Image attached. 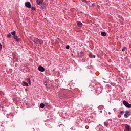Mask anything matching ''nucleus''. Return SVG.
<instances>
[{"label":"nucleus","mask_w":131,"mask_h":131,"mask_svg":"<svg viewBox=\"0 0 131 131\" xmlns=\"http://www.w3.org/2000/svg\"><path fill=\"white\" fill-rule=\"evenodd\" d=\"M123 105L126 107V108H131V104L128 103V102L125 100L123 101L122 102Z\"/></svg>","instance_id":"1"},{"label":"nucleus","mask_w":131,"mask_h":131,"mask_svg":"<svg viewBox=\"0 0 131 131\" xmlns=\"http://www.w3.org/2000/svg\"><path fill=\"white\" fill-rule=\"evenodd\" d=\"M125 114L124 115V116L126 118H127L130 115V112L129 111L127 110L125 111Z\"/></svg>","instance_id":"2"},{"label":"nucleus","mask_w":131,"mask_h":131,"mask_svg":"<svg viewBox=\"0 0 131 131\" xmlns=\"http://www.w3.org/2000/svg\"><path fill=\"white\" fill-rule=\"evenodd\" d=\"M124 131H130V126L127 124H125Z\"/></svg>","instance_id":"3"},{"label":"nucleus","mask_w":131,"mask_h":131,"mask_svg":"<svg viewBox=\"0 0 131 131\" xmlns=\"http://www.w3.org/2000/svg\"><path fill=\"white\" fill-rule=\"evenodd\" d=\"M25 6L27 8H28L29 9H30V8H31V4H30V2H26Z\"/></svg>","instance_id":"4"},{"label":"nucleus","mask_w":131,"mask_h":131,"mask_svg":"<svg viewBox=\"0 0 131 131\" xmlns=\"http://www.w3.org/2000/svg\"><path fill=\"white\" fill-rule=\"evenodd\" d=\"M38 70L41 72H43V71H45V68H43V67L42 66H40L38 67Z\"/></svg>","instance_id":"5"},{"label":"nucleus","mask_w":131,"mask_h":131,"mask_svg":"<svg viewBox=\"0 0 131 131\" xmlns=\"http://www.w3.org/2000/svg\"><path fill=\"white\" fill-rule=\"evenodd\" d=\"M11 34L13 35V38H17V35H16V31H13L11 32Z\"/></svg>","instance_id":"6"},{"label":"nucleus","mask_w":131,"mask_h":131,"mask_svg":"<svg viewBox=\"0 0 131 131\" xmlns=\"http://www.w3.org/2000/svg\"><path fill=\"white\" fill-rule=\"evenodd\" d=\"M37 4L38 5H41L43 3V0H37Z\"/></svg>","instance_id":"7"},{"label":"nucleus","mask_w":131,"mask_h":131,"mask_svg":"<svg viewBox=\"0 0 131 131\" xmlns=\"http://www.w3.org/2000/svg\"><path fill=\"white\" fill-rule=\"evenodd\" d=\"M13 38L15 39L16 41H17V42H20V41H21V38H18V36H16V38Z\"/></svg>","instance_id":"8"},{"label":"nucleus","mask_w":131,"mask_h":131,"mask_svg":"<svg viewBox=\"0 0 131 131\" xmlns=\"http://www.w3.org/2000/svg\"><path fill=\"white\" fill-rule=\"evenodd\" d=\"M77 24L79 27H82V23L80 21H77Z\"/></svg>","instance_id":"9"},{"label":"nucleus","mask_w":131,"mask_h":131,"mask_svg":"<svg viewBox=\"0 0 131 131\" xmlns=\"http://www.w3.org/2000/svg\"><path fill=\"white\" fill-rule=\"evenodd\" d=\"M22 85L23 86H28V83L25 82V81H23Z\"/></svg>","instance_id":"10"},{"label":"nucleus","mask_w":131,"mask_h":131,"mask_svg":"<svg viewBox=\"0 0 131 131\" xmlns=\"http://www.w3.org/2000/svg\"><path fill=\"white\" fill-rule=\"evenodd\" d=\"M39 40H40V39H39L38 38H36V39H34V41L36 43H39Z\"/></svg>","instance_id":"11"},{"label":"nucleus","mask_w":131,"mask_h":131,"mask_svg":"<svg viewBox=\"0 0 131 131\" xmlns=\"http://www.w3.org/2000/svg\"><path fill=\"white\" fill-rule=\"evenodd\" d=\"M89 57L91 58V59H93V58H96V56L93 55V54H92V53H90L89 54Z\"/></svg>","instance_id":"12"},{"label":"nucleus","mask_w":131,"mask_h":131,"mask_svg":"<svg viewBox=\"0 0 131 131\" xmlns=\"http://www.w3.org/2000/svg\"><path fill=\"white\" fill-rule=\"evenodd\" d=\"M41 5H42V7L43 8V9H45V8L47 7V4H46V3L42 2V4H41Z\"/></svg>","instance_id":"13"},{"label":"nucleus","mask_w":131,"mask_h":131,"mask_svg":"<svg viewBox=\"0 0 131 131\" xmlns=\"http://www.w3.org/2000/svg\"><path fill=\"white\" fill-rule=\"evenodd\" d=\"M26 81H27L29 85L31 84V81H30V78L26 79Z\"/></svg>","instance_id":"14"},{"label":"nucleus","mask_w":131,"mask_h":131,"mask_svg":"<svg viewBox=\"0 0 131 131\" xmlns=\"http://www.w3.org/2000/svg\"><path fill=\"white\" fill-rule=\"evenodd\" d=\"M102 36H106L107 35V33L105 32H101Z\"/></svg>","instance_id":"15"},{"label":"nucleus","mask_w":131,"mask_h":131,"mask_svg":"<svg viewBox=\"0 0 131 131\" xmlns=\"http://www.w3.org/2000/svg\"><path fill=\"white\" fill-rule=\"evenodd\" d=\"M40 108H41L42 109L45 108V104L43 103H41L40 104Z\"/></svg>","instance_id":"16"},{"label":"nucleus","mask_w":131,"mask_h":131,"mask_svg":"<svg viewBox=\"0 0 131 131\" xmlns=\"http://www.w3.org/2000/svg\"><path fill=\"white\" fill-rule=\"evenodd\" d=\"M39 43L40 45H42V43H43V41H42V40H39Z\"/></svg>","instance_id":"17"},{"label":"nucleus","mask_w":131,"mask_h":131,"mask_svg":"<svg viewBox=\"0 0 131 131\" xmlns=\"http://www.w3.org/2000/svg\"><path fill=\"white\" fill-rule=\"evenodd\" d=\"M104 124L105 126L108 127V122H105L104 123Z\"/></svg>","instance_id":"18"},{"label":"nucleus","mask_w":131,"mask_h":131,"mask_svg":"<svg viewBox=\"0 0 131 131\" xmlns=\"http://www.w3.org/2000/svg\"><path fill=\"white\" fill-rule=\"evenodd\" d=\"M126 50V47H123L122 49V52H125V50Z\"/></svg>","instance_id":"19"},{"label":"nucleus","mask_w":131,"mask_h":131,"mask_svg":"<svg viewBox=\"0 0 131 131\" xmlns=\"http://www.w3.org/2000/svg\"><path fill=\"white\" fill-rule=\"evenodd\" d=\"M11 36H12V35L11 34V33H9L7 35V37L8 38L11 37Z\"/></svg>","instance_id":"20"},{"label":"nucleus","mask_w":131,"mask_h":131,"mask_svg":"<svg viewBox=\"0 0 131 131\" xmlns=\"http://www.w3.org/2000/svg\"><path fill=\"white\" fill-rule=\"evenodd\" d=\"M69 48H70V47L69 46V45H67L66 49H67V50H68V49H69Z\"/></svg>","instance_id":"21"},{"label":"nucleus","mask_w":131,"mask_h":131,"mask_svg":"<svg viewBox=\"0 0 131 131\" xmlns=\"http://www.w3.org/2000/svg\"><path fill=\"white\" fill-rule=\"evenodd\" d=\"M82 2L83 3H88L89 1H88V0H82Z\"/></svg>","instance_id":"22"},{"label":"nucleus","mask_w":131,"mask_h":131,"mask_svg":"<svg viewBox=\"0 0 131 131\" xmlns=\"http://www.w3.org/2000/svg\"><path fill=\"white\" fill-rule=\"evenodd\" d=\"M81 56H84V53L83 52H81Z\"/></svg>","instance_id":"23"},{"label":"nucleus","mask_w":131,"mask_h":131,"mask_svg":"<svg viewBox=\"0 0 131 131\" xmlns=\"http://www.w3.org/2000/svg\"><path fill=\"white\" fill-rule=\"evenodd\" d=\"M123 113H124V111H122L120 112V114H121V115L123 114Z\"/></svg>","instance_id":"24"},{"label":"nucleus","mask_w":131,"mask_h":131,"mask_svg":"<svg viewBox=\"0 0 131 131\" xmlns=\"http://www.w3.org/2000/svg\"><path fill=\"white\" fill-rule=\"evenodd\" d=\"M32 10H34V11H35V10H36V8H35V7H32Z\"/></svg>","instance_id":"25"},{"label":"nucleus","mask_w":131,"mask_h":131,"mask_svg":"<svg viewBox=\"0 0 131 131\" xmlns=\"http://www.w3.org/2000/svg\"><path fill=\"white\" fill-rule=\"evenodd\" d=\"M3 46H2V44L0 43V49H2Z\"/></svg>","instance_id":"26"},{"label":"nucleus","mask_w":131,"mask_h":131,"mask_svg":"<svg viewBox=\"0 0 131 131\" xmlns=\"http://www.w3.org/2000/svg\"><path fill=\"white\" fill-rule=\"evenodd\" d=\"M129 68H131V64L129 66Z\"/></svg>","instance_id":"27"},{"label":"nucleus","mask_w":131,"mask_h":131,"mask_svg":"<svg viewBox=\"0 0 131 131\" xmlns=\"http://www.w3.org/2000/svg\"><path fill=\"white\" fill-rule=\"evenodd\" d=\"M94 4H92V6H94Z\"/></svg>","instance_id":"28"},{"label":"nucleus","mask_w":131,"mask_h":131,"mask_svg":"<svg viewBox=\"0 0 131 131\" xmlns=\"http://www.w3.org/2000/svg\"><path fill=\"white\" fill-rule=\"evenodd\" d=\"M1 50H2V48H0V51H1Z\"/></svg>","instance_id":"29"}]
</instances>
